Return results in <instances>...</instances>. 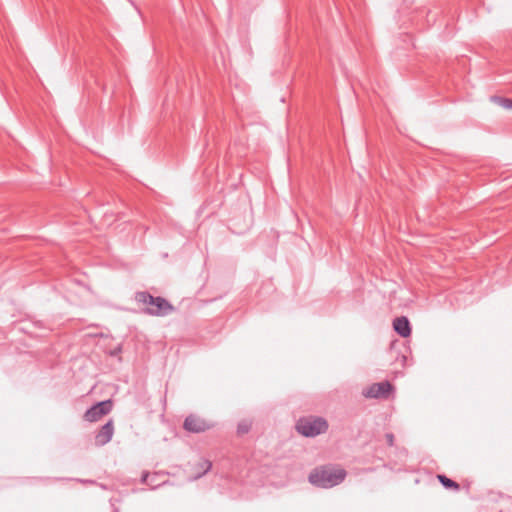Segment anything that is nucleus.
Wrapping results in <instances>:
<instances>
[{"label": "nucleus", "mask_w": 512, "mask_h": 512, "mask_svg": "<svg viewBox=\"0 0 512 512\" xmlns=\"http://www.w3.org/2000/svg\"><path fill=\"white\" fill-rule=\"evenodd\" d=\"M346 476L345 470L339 467H320L314 469L309 475L311 484L328 488L341 483Z\"/></svg>", "instance_id": "f257e3e1"}, {"label": "nucleus", "mask_w": 512, "mask_h": 512, "mask_svg": "<svg viewBox=\"0 0 512 512\" xmlns=\"http://www.w3.org/2000/svg\"><path fill=\"white\" fill-rule=\"evenodd\" d=\"M136 300L146 306L145 312L153 316H165L173 311V306L161 297H153L146 292L136 295Z\"/></svg>", "instance_id": "f03ea898"}, {"label": "nucleus", "mask_w": 512, "mask_h": 512, "mask_svg": "<svg viewBox=\"0 0 512 512\" xmlns=\"http://www.w3.org/2000/svg\"><path fill=\"white\" fill-rule=\"evenodd\" d=\"M296 429L305 437H315L327 431L328 423L323 418L306 417L297 422Z\"/></svg>", "instance_id": "7ed1b4c3"}, {"label": "nucleus", "mask_w": 512, "mask_h": 512, "mask_svg": "<svg viewBox=\"0 0 512 512\" xmlns=\"http://www.w3.org/2000/svg\"><path fill=\"white\" fill-rule=\"evenodd\" d=\"M183 427L186 431L191 433H203L211 429L213 424L199 415L191 414L186 417Z\"/></svg>", "instance_id": "20e7f679"}, {"label": "nucleus", "mask_w": 512, "mask_h": 512, "mask_svg": "<svg viewBox=\"0 0 512 512\" xmlns=\"http://www.w3.org/2000/svg\"><path fill=\"white\" fill-rule=\"evenodd\" d=\"M393 391V386L388 381L374 383L363 390L366 398H386Z\"/></svg>", "instance_id": "39448f33"}, {"label": "nucleus", "mask_w": 512, "mask_h": 512, "mask_svg": "<svg viewBox=\"0 0 512 512\" xmlns=\"http://www.w3.org/2000/svg\"><path fill=\"white\" fill-rule=\"evenodd\" d=\"M112 401L107 400L97 403L88 411H86L84 418L89 422H96L100 420L104 415L108 414L112 409Z\"/></svg>", "instance_id": "423d86ee"}, {"label": "nucleus", "mask_w": 512, "mask_h": 512, "mask_svg": "<svg viewBox=\"0 0 512 512\" xmlns=\"http://www.w3.org/2000/svg\"><path fill=\"white\" fill-rule=\"evenodd\" d=\"M394 330L402 337H409L411 334V326L409 320L405 316L397 317L393 321Z\"/></svg>", "instance_id": "0eeeda50"}, {"label": "nucleus", "mask_w": 512, "mask_h": 512, "mask_svg": "<svg viewBox=\"0 0 512 512\" xmlns=\"http://www.w3.org/2000/svg\"><path fill=\"white\" fill-rule=\"evenodd\" d=\"M113 433H114V426H113L112 421H109L98 432V434L96 436V444L97 445H105L106 443H108L111 440Z\"/></svg>", "instance_id": "6e6552de"}, {"label": "nucleus", "mask_w": 512, "mask_h": 512, "mask_svg": "<svg viewBox=\"0 0 512 512\" xmlns=\"http://www.w3.org/2000/svg\"><path fill=\"white\" fill-rule=\"evenodd\" d=\"M252 429V421L249 419H243L238 422L236 428V434L238 437H243L248 434Z\"/></svg>", "instance_id": "1a4fd4ad"}, {"label": "nucleus", "mask_w": 512, "mask_h": 512, "mask_svg": "<svg viewBox=\"0 0 512 512\" xmlns=\"http://www.w3.org/2000/svg\"><path fill=\"white\" fill-rule=\"evenodd\" d=\"M437 478L446 488L454 489V490L459 489V485L456 482H454L453 480L447 478L446 476L438 475Z\"/></svg>", "instance_id": "9d476101"}, {"label": "nucleus", "mask_w": 512, "mask_h": 512, "mask_svg": "<svg viewBox=\"0 0 512 512\" xmlns=\"http://www.w3.org/2000/svg\"><path fill=\"white\" fill-rule=\"evenodd\" d=\"M501 105L506 109H512V100L511 99H501Z\"/></svg>", "instance_id": "9b49d317"}, {"label": "nucleus", "mask_w": 512, "mask_h": 512, "mask_svg": "<svg viewBox=\"0 0 512 512\" xmlns=\"http://www.w3.org/2000/svg\"><path fill=\"white\" fill-rule=\"evenodd\" d=\"M148 474L143 475L142 481L143 483H147Z\"/></svg>", "instance_id": "f8f14e48"}, {"label": "nucleus", "mask_w": 512, "mask_h": 512, "mask_svg": "<svg viewBox=\"0 0 512 512\" xmlns=\"http://www.w3.org/2000/svg\"><path fill=\"white\" fill-rule=\"evenodd\" d=\"M206 466H207V470L210 468V463H206Z\"/></svg>", "instance_id": "ddd939ff"}]
</instances>
